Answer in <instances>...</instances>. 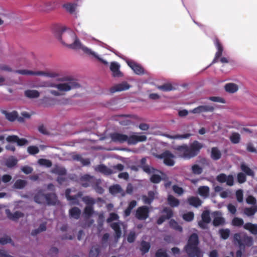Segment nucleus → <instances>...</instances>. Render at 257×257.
Returning a JSON list of instances; mask_svg holds the SVG:
<instances>
[{
    "label": "nucleus",
    "instance_id": "nucleus-1",
    "mask_svg": "<svg viewBox=\"0 0 257 257\" xmlns=\"http://www.w3.org/2000/svg\"><path fill=\"white\" fill-rule=\"evenodd\" d=\"M65 28L59 27L55 32V37L63 44L67 46L68 48L74 50H82L84 53L94 55L91 50L89 48L83 46L79 39L77 37L74 32H65Z\"/></svg>",
    "mask_w": 257,
    "mask_h": 257
},
{
    "label": "nucleus",
    "instance_id": "nucleus-2",
    "mask_svg": "<svg viewBox=\"0 0 257 257\" xmlns=\"http://www.w3.org/2000/svg\"><path fill=\"white\" fill-rule=\"evenodd\" d=\"M203 145L197 141H193L190 146L183 144L178 146L175 148L179 157L185 159H190L199 154Z\"/></svg>",
    "mask_w": 257,
    "mask_h": 257
},
{
    "label": "nucleus",
    "instance_id": "nucleus-3",
    "mask_svg": "<svg viewBox=\"0 0 257 257\" xmlns=\"http://www.w3.org/2000/svg\"><path fill=\"white\" fill-rule=\"evenodd\" d=\"M110 137L113 142L120 144L126 142L130 145H135L138 142H144L147 140V137L144 135L138 136L133 135L128 136L119 133H111L110 135Z\"/></svg>",
    "mask_w": 257,
    "mask_h": 257
},
{
    "label": "nucleus",
    "instance_id": "nucleus-4",
    "mask_svg": "<svg viewBox=\"0 0 257 257\" xmlns=\"http://www.w3.org/2000/svg\"><path fill=\"white\" fill-rule=\"evenodd\" d=\"M232 241L234 244H237L239 247V249L236 251V257H242V250H243L245 247L251 246L253 243L251 236L242 233H234Z\"/></svg>",
    "mask_w": 257,
    "mask_h": 257
},
{
    "label": "nucleus",
    "instance_id": "nucleus-5",
    "mask_svg": "<svg viewBox=\"0 0 257 257\" xmlns=\"http://www.w3.org/2000/svg\"><path fill=\"white\" fill-rule=\"evenodd\" d=\"M199 244L198 236L196 233H192L184 247V249L188 257H201L202 253L198 247Z\"/></svg>",
    "mask_w": 257,
    "mask_h": 257
},
{
    "label": "nucleus",
    "instance_id": "nucleus-6",
    "mask_svg": "<svg viewBox=\"0 0 257 257\" xmlns=\"http://www.w3.org/2000/svg\"><path fill=\"white\" fill-rule=\"evenodd\" d=\"M16 72L22 74L26 75H37L42 76L48 78H54L60 76L59 74L56 72L52 71H31L28 70H18Z\"/></svg>",
    "mask_w": 257,
    "mask_h": 257
},
{
    "label": "nucleus",
    "instance_id": "nucleus-7",
    "mask_svg": "<svg viewBox=\"0 0 257 257\" xmlns=\"http://www.w3.org/2000/svg\"><path fill=\"white\" fill-rule=\"evenodd\" d=\"M213 42L217 51L215 54V57L211 63V64L217 63L218 62L219 59L220 62L222 63H228L229 61L227 58L224 57L220 58L222 55L223 47L218 38L216 37H215L213 40Z\"/></svg>",
    "mask_w": 257,
    "mask_h": 257
},
{
    "label": "nucleus",
    "instance_id": "nucleus-8",
    "mask_svg": "<svg viewBox=\"0 0 257 257\" xmlns=\"http://www.w3.org/2000/svg\"><path fill=\"white\" fill-rule=\"evenodd\" d=\"M51 86L57 88L60 91L67 92L71 89L80 88L81 86L76 80L71 79L65 83L52 84Z\"/></svg>",
    "mask_w": 257,
    "mask_h": 257
},
{
    "label": "nucleus",
    "instance_id": "nucleus-9",
    "mask_svg": "<svg viewBox=\"0 0 257 257\" xmlns=\"http://www.w3.org/2000/svg\"><path fill=\"white\" fill-rule=\"evenodd\" d=\"M157 158L163 159L164 163L168 166H173L175 164L173 159L175 156L169 151H165L157 156Z\"/></svg>",
    "mask_w": 257,
    "mask_h": 257
},
{
    "label": "nucleus",
    "instance_id": "nucleus-10",
    "mask_svg": "<svg viewBox=\"0 0 257 257\" xmlns=\"http://www.w3.org/2000/svg\"><path fill=\"white\" fill-rule=\"evenodd\" d=\"M149 212V209L148 206H142L137 208L135 216L139 220H144L148 218Z\"/></svg>",
    "mask_w": 257,
    "mask_h": 257
},
{
    "label": "nucleus",
    "instance_id": "nucleus-11",
    "mask_svg": "<svg viewBox=\"0 0 257 257\" xmlns=\"http://www.w3.org/2000/svg\"><path fill=\"white\" fill-rule=\"evenodd\" d=\"M216 180L220 183H223L226 182V184L229 186H231L234 183V178L232 175L227 176L224 173H221L216 177Z\"/></svg>",
    "mask_w": 257,
    "mask_h": 257
},
{
    "label": "nucleus",
    "instance_id": "nucleus-12",
    "mask_svg": "<svg viewBox=\"0 0 257 257\" xmlns=\"http://www.w3.org/2000/svg\"><path fill=\"white\" fill-rule=\"evenodd\" d=\"M146 158H143L140 161L141 165H140V168H141L145 173L148 174L154 173L155 172H160L161 174H163L162 172L159 171L153 167L150 166L149 165L146 164Z\"/></svg>",
    "mask_w": 257,
    "mask_h": 257
},
{
    "label": "nucleus",
    "instance_id": "nucleus-13",
    "mask_svg": "<svg viewBox=\"0 0 257 257\" xmlns=\"http://www.w3.org/2000/svg\"><path fill=\"white\" fill-rule=\"evenodd\" d=\"M3 113L5 115L6 118L11 122L15 121L16 119L20 122H24L25 120L22 116H19L17 111L14 110L11 112H8L6 110H4Z\"/></svg>",
    "mask_w": 257,
    "mask_h": 257
},
{
    "label": "nucleus",
    "instance_id": "nucleus-14",
    "mask_svg": "<svg viewBox=\"0 0 257 257\" xmlns=\"http://www.w3.org/2000/svg\"><path fill=\"white\" fill-rule=\"evenodd\" d=\"M93 176L88 174H85L80 178V184L83 187H88L94 182Z\"/></svg>",
    "mask_w": 257,
    "mask_h": 257
},
{
    "label": "nucleus",
    "instance_id": "nucleus-15",
    "mask_svg": "<svg viewBox=\"0 0 257 257\" xmlns=\"http://www.w3.org/2000/svg\"><path fill=\"white\" fill-rule=\"evenodd\" d=\"M45 201L48 205H55L59 203L58 197L55 193L46 194Z\"/></svg>",
    "mask_w": 257,
    "mask_h": 257
},
{
    "label": "nucleus",
    "instance_id": "nucleus-16",
    "mask_svg": "<svg viewBox=\"0 0 257 257\" xmlns=\"http://www.w3.org/2000/svg\"><path fill=\"white\" fill-rule=\"evenodd\" d=\"M127 65L133 70L134 72L138 75L144 74V69L140 65L137 64L134 61H128L127 62Z\"/></svg>",
    "mask_w": 257,
    "mask_h": 257
},
{
    "label": "nucleus",
    "instance_id": "nucleus-17",
    "mask_svg": "<svg viewBox=\"0 0 257 257\" xmlns=\"http://www.w3.org/2000/svg\"><path fill=\"white\" fill-rule=\"evenodd\" d=\"M214 109V108L211 105H200L190 110V112L200 113L204 112H212Z\"/></svg>",
    "mask_w": 257,
    "mask_h": 257
},
{
    "label": "nucleus",
    "instance_id": "nucleus-18",
    "mask_svg": "<svg viewBox=\"0 0 257 257\" xmlns=\"http://www.w3.org/2000/svg\"><path fill=\"white\" fill-rule=\"evenodd\" d=\"M130 87V85L126 82H123L111 87L110 90L111 93H114L117 91L127 90Z\"/></svg>",
    "mask_w": 257,
    "mask_h": 257
},
{
    "label": "nucleus",
    "instance_id": "nucleus-19",
    "mask_svg": "<svg viewBox=\"0 0 257 257\" xmlns=\"http://www.w3.org/2000/svg\"><path fill=\"white\" fill-rule=\"evenodd\" d=\"M6 211L8 217L13 221H17L19 218L24 216V214L19 211L12 213L9 209H7Z\"/></svg>",
    "mask_w": 257,
    "mask_h": 257
},
{
    "label": "nucleus",
    "instance_id": "nucleus-20",
    "mask_svg": "<svg viewBox=\"0 0 257 257\" xmlns=\"http://www.w3.org/2000/svg\"><path fill=\"white\" fill-rule=\"evenodd\" d=\"M119 65L115 62H111L110 69L112 72L113 76L120 77L123 76L122 73L119 70Z\"/></svg>",
    "mask_w": 257,
    "mask_h": 257
},
{
    "label": "nucleus",
    "instance_id": "nucleus-21",
    "mask_svg": "<svg viewBox=\"0 0 257 257\" xmlns=\"http://www.w3.org/2000/svg\"><path fill=\"white\" fill-rule=\"evenodd\" d=\"M45 195L43 190H40L35 195L34 200L38 204H44L45 202Z\"/></svg>",
    "mask_w": 257,
    "mask_h": 257
},
{
    "label": "nucleus",
    "instance_id": "nucleus-22",
    "mask_svg": "<svg viewBox=\"0 0 257 257\" xmlns=\"http://www.w3.org/2000/svg\"><path fill=\"white\" fill-rule=\"evenodd\" d=\"M243 228L248 230L253 235H257V224H253L250 222H247L243 225Z\"/></svg>",
    "mask_w": 257,
    "mask_h": 257
},
{
    "label": "nucleus",
    "instance_id": "nucleus-23",
    "mask_svg": "<svg viewBox=\"0 0 257 257\" xmlns=\"http://www.w3.org/2000/svg\"><path fill=\"white\" fill-rule=\"evenodd\" d=\"M187 200L190 205L195 207L200 206L202 203V201L198 197L195 196L190 197L188 198Z\"/></svg>",
    "mask_w": 257,
    "mask_h": 257
},
{
    "label": "nucleus",
    "instance_id": "nucleus-24",
    "mask_svg": "<svg viewBox=\"0 0 257 257\" xmlns=\"http://www.w3.org/2000/svg\"><path fill=\"white\" fill-rule=\"evenodd\" d=\"M111 227L115 232V238L118 239L121 235L120 226L118 222H114L111 224Z\"/></svg>",
    "mask_w": 257,
    "mask_h": 257
},
{
    "label": "nucleus",
    "instance_id": "nucleus-25",
    "mask_svg": "<svg viewBox=\"0 0 257 257\" xmlns=\"http://www.w3.org/2000/svg\"><path fill=\"white\" fill-rule=\"evenodd\" d=\"M69 213L70 217L78 219L80 217L81 210L79 208L74 207L69 210Z\"/></svg>",
    "mask_w": 257,
    "mask_h": 257
},
{
    "label": "nucleus",
    "instance_id": "nucleus-26",
    "mask_svg": "<svg viewBox=\"0 0 257 257\" xmlns=\"http://www.w3.org/2000/svg\"><path fill=\"white\" fill-rule=\"evenodd\" d=\"M167 202L172 207H177L180 204L179 200L172 195H168Z\"/></svg>",
    "mask_w": 257,
    "mask_h": 257
},
{
    "label": "nucleus",
    "instance_id": "nucleus-27",
    "mask_svg": "<svg viewBox=\"0 0 257 257\" xmlns=\"http://www.w3.org/2000/svg\"><path fill=\"white\" fill-rule=\"evenodd\" d=\"M25 95L29 98H36L40 96L39 92L37 90H27L25 91Z\"/></svg>",
    "mask_w": 257,
    "mask_h": 257
},
{
    "label": "nucleus",
    "instance_id": "nucleus-28",
    "mask_svg": "<svg viewBox=\"0 0 257 257\" xmlns=\"http://www.w3.org/2000/svg\"><path fill=\"white\" fill-rule=\"evenodd\" d=\"M221 157V153L217 147H213L211 148V158L213 160H218Z\"/></svg>",
    "mask_w": 257,
    "mask_h": 257
},
{
    "label": "nucleus",
    "instance_id": "nucleus-29",
    "mask_svg": "<svg viewBox=\"0 0 257 257\" xmlns=\"http://www.w3.org/2000/svg\"><path fill=\"white\" fill-rule=\"evenodd\" d=\"M164 136L169 139L182 140L189 138L190 137L192 136V134L187 133L183 135H176L173 136L169 134H165L164 135Z\"/></svg>",
    "mask_w": 257,
    "mask_h": 257
},
{
    "label": "nucleus",
    "instance_id": "nucleus-30",
    "mask_svg": "<svg viewBox=\"0 0 257 257\" xmlns=\"http://www.w3.org/2000/svg\"><path fill=\"white\" fill-rule=\"evenodd\" d=\"M225 90L226 92L233 93L236 92L238 89V86L233 83H229L226 84L224 86Z\"/></svg>",
    "mask_w": 257,
    "mask_h": 257
},
{
    "label": "nucleus",
    "instance_id": "nucleus-31",
    "mask_svg": "<svg viewBox=\"0 0 257 257\" xmlns=\"http://www.w3.org/2000/svg\"><path fill=\"white\" fill-rule=\"evenodd\" d=\"M77 4L76 3H66L63 5V8L70 14H73L75 12L77 8Z\"/></svg>",
    "mask_w": 257,
    "mask_h": 257
},
{
    "label": "nucleus",
    "instance_id": "nucleus-32",
    "mask_svg": "<svg viewBox=\"0 0 257 257\" xmlns=\"http://www.w3.org/2000/svg\"><path fill=\"white\" fill-rule=\"evenodd\" d=\"M18 160L14 156H11L6 161V166L8 168H13L18 163Z\"/></svg>",
    "mask_w": 257,
    "mask_h": 257
},
{
    "label": "nucleus",
    "instance_id": "nucleus-33",
    "mask_svg": "<svg viewBox=\"0 0 257 257\" xmlns=\"http://www.w3.org/2000/svg\"><path fill=\"white\" fill-rule=\"evenodd\" d=\"M137 202L136 200L131 201L128 204V207L125 209L124 211V216L127 217L130 215L132 209L136 207Z\"/></svg>",
    "mask_w": 257,
    "mask_h": 257
},
{
    "label": "nucleus",
    "instance_id": "nucleus-34",
    "mask_svg": "<svg viewBox=\"0 0 257 257\" xmlns=\"http://www.w3.org/2000/svg\"><path fill=\"white\" fill-rule=\"evenodd\" d=\"M150 244L149 242L143 240L141 243L140 250L142 254L148 252L150 248Z\"/></svg>",
    "mask_w": 257,
    "mask_h": 257
},
{
    "label": "nucleus",
    "instance_id": "nucleus-35",
    "mask_svg": "<svg viewBox=\"0 0 257 257\" xmlns=\"http://www.w3.org/2000/svg\"><path fill=\"white\" fill-rule=\"evenodd\" d=\"M257 212V205L251 207H246L244 209V213L248 216L253 215Z\"/></svg>",
    "mask_w": 257,
    "mask_h": 257
},
{
    "label": "nucleus",
    "instance_id": "nucleus-36",
    "mask_svg": "<svg viewBox=\"0 0 257 257\" xmlns=\"http://www.w3.org/2000/svg\"><path fill=\"white\" fill-rule=\"evenodd\" d=\"M82 192H78L77 194L71 196L69 199H68V200L72 201V204H76L78 205L79 203L78 198H80L82 196Z\"/></svg>",
    "mask_w": 257,
    "mask_h": 257
},
{
    "label": "nucleus",
    "instance_id": "nucleus-37",
    "mask_svg": "<svg viewBox=\"0 0 257 257\" xmlns=\"http://www.w3.org/2000/svg\"><path fill=\"white\" fill-rule=\"evenodd\" d=\"M231 224L236 227H241L242 226H243L244 221L243 220L239 217H234L231 221Z\"/></svg>",
    "mask_w": 257,
    "mask_h": 257
},
{
    "label": "nucleus",
    "instance_id": "nucleus-38",
    "mask_svg": "<svg viewBox=\"0 0 257 257\" xmlns=\"http://www.w3.org/2000/svg\"><path fill=\"white\" fill-rule=\"evenodd\" d=\"M198 193L203 197H207L209 195V188L208 186H201L198 188Z\"/></svg>",
    "mask_w": 257,
    "mask_h": 257
},
{
    "label": "nucleus",
    "instance_id": "nucleus-39",
    "mask_svg": "<svg viewBox=\"0 0 257 257\" xmlns=\"http://www.w3.org/2000/svg\"><path fill=\"white\" fill-rule=\"evenodd\" d=\"M230 230L228 228H222L219 230V233L220 234V237L224 240L227 239L228 238L230 235Z\"/></svg>",
    "mask_w": 257,
    "mask_h": 257
},
{
    "label": "nucleus",
    "instance_id": "nucleus-40",
    "mask_svg": "<svg viewBox=\"0 0 257 257\" xmlns=\"http://www.w3.org/2000/svg\"><path fill=\"white\" fill-rule=\"evenodd\" d=\"M27 182L25 180L18 179L14 183V187L17 189H23L27 185Z\"/></svg>",
    "mask_w": 257,
    "mask_h": 257
},
{
    "label": "nucleus",
    "instance_id": "nucleus-41",
    "mask_svg": "<svg viewBox=\"0 0 257 257\" xmlns=\"http://www.w3.org/2000/svg\"><path fill=\"white\" fill-rule=\"evenodd\" d=\"M97 170L99 172L105 175H110L112 173L111 169L108 168L104 165H99L97 167Z\"/></svg>",
    "mask_w": 257,
    "mask_h": 257
},
{
    "label": "nucleus",
    "instance_id": "nucleus-42",
    "mask_svg": "<svg viewBox=\"0 0 257 257\" xmlns=\"http://www.w3.org/2000/svg\"><path fill=\"white\" fill-rule=\"evenodd\" d=\"M169 225L171 228L176 230L179 231L180 232H182L183 231L182 227L180 225H179L176 221L174 219H171L169 221Z\"/></svg>",
    "mask_w": 257,
    "mask_h": 257
},
{
    "label": "nucleus",
    "instance_id": "nucleus-43",
    "mask_svg": "<svg viewBox=\"0 0 257 257\" xmlns=\"http://www.w3.org/2000/svg\"><path fill=\"white\" fill-rule=\"evenodd\" d=\"M213 224L215 226L223 225L225 223V219L221 216H215L213 220Z\"/></svg>",
    "mask_w": 257,
    "mask_h": 257
},
{
    "label": "nucleus",
    "instance_id": "nucleus-44",
    "mask_svg": "<svg viewBox=\"0 0 257 257\" xmlns=\"http://www.w3.org/2000/svg\"><path fill=\"white\" fill-rule=\"evenodd\" d=\"M202 220L206 223H209L211 221L210 212L208 210H204L201 214Z\"/></svg>",
    "mask_w": 257,
    "mask_h": 257
},
{
    "label": "nucleus",
    "instance_id": "nucleus-45",
    "mask_svg": "<svg viewBox=\"0 0 257 257\" xmlns=\"http://www.w3.org/2000/svg\"><path fill=\"white\" fill-rule=\"evenodd\" d=\"M230 140L233 144H238L240 140V135L238 133H232L230 137Z\"/></svg>",
    "mask_w": 257,
    "mask_h": 257
},
{
    "label": "nucleus",
    "instance_id": "nucleus-46",
    "mask_svg": "<svg viewBox=\"0 0 257 257\" xmlns=\"http://www.w3.org/2000/svg\"><path fill=\"white\" fill-rule=\"evenodd\" d=\"M100 250L99 246H93L89 252V257H97L100 253Z\"/></svg>",
    "mask_w": 257,
    "mask_h": 257
},
{
    "label": "nucleus",
    "instance_id": "nucleus-47",
    "mask_svg": "<svg viewBox=\"0 0 257 257\" xmlns=\"http://www.w3.org/2000/svg\"><path fill=\"white\" fill-rule=\"evenodd\" d=\"M241 169L248 176H253L254 175V172L245 164L241 165Z\"/></svg>",
    "mask_w": 257,
    "mask_h": 257
},
{
    "label": "nucleus",
    "instance_id": "nucleus-48",
    "mask_svg": "<svg viewBox=\"0 0 257 257\" xmlns=\"http://www.w3.org/2000/svg\"><path fill=\"white\" fill-rule=\"evenodd\" d=\"M157 88L163 91H170L173 89L172 85L170 83H165L162 85H158Z\"/></svg>",
    "mask_w": 257,
    "mask_h": 257
},
{
    "label": "nucleus",
    "instance_id": "nucleus-49",
    "mask_svg": "<svg viewBox=\"0 0 257 257\" xmlns=\"http://www.w3.org/2000/svg\"><path fill=\"white\" fill-rule=\"evenodd\" d=\"M183 219L187 222H190L193 220L194 214L193 212L190 211L184 213L182 216Z\"/></svg>",
    "mask_w": 257,
    "mask_h": 257
},
{
    "label": "nucleus",
    "instance_id": "nucleus-50",
    "mask_svg": "<svg viewBox=\"0 0 257 257\" xmlns=\"http://www.w3.org/2000/svg\"><path fill=\"white\" fill-rule=\"evenodd\" d=\"M27 151L30 155H35L39 152V149L36 146H30L28 147Z\"/></svg>",
    "mask_w": 257,
    "mask_h": 257
},
{
    "label": "nucleus",
    "instance_id": "nucleus-51",
    "mask_svg": "<svg viewBox=\"0 0 257 257\" xmlns=\"http://www.w3.org/2000/svg\"><path fill=\"white\" fill-rule=\"evenodd\" d=\"M82 200L87 205V206H93L95 203L94 200L92 198L88 196L82 197Z\"/></svg>",
    "mask_w": 257,
    "mask_h": 257
},
{
    "label": "nucleus",
    "instance_id": "nucleus-52",
    "mask_svg": "<svg viewBox=\"0 0 257 257\" xmlns=\"http://www.w3.org/2000/svg\"><path fill=\"white\" fill-rule=\"evenodd\" d=\"M38 163L42 166H46L48 168L51 167L52 165V162L47 159H40L38 160Z\"/></svg>",
    "mask_w": 257,
    "mask_h": 257
},
{
    "label": "nucleus",
    "instance_id": "nucleus-53",
    "mask_svg": "<svg viewBox=\"0 0 257 257\" xmlns=\"http://www.w3.org/2000/svg\"><path fill=\"white\" fill-rule=\"evenodd\" d=\"M192 172L194 174L200 175L202 173L203 169L198 165L195 164L192 166Z\"/></svg>",
    "mask_w": 257,
    "mask_h": 257
},
{
    "label": "nucleus",
    "instance_id": "nucleus-54",
    "mask_svg": "<svg viewBox=\"0 0 257 257\" xmlns=\"http://www.w3.org/2000/svg\"><path fill=\"white\" fill-rule=\"evenodd\" d=\"M109 190L111 194H114L120 192L121 187L119 185H114L110 186Z\"/></svg>",
    "mask_w": 257,
    "mask_h": 257
},
{
    "label": "nucleus",
    "instance_id": "nucleus-55",
    "mask_svg": "<svg viewBox=\"0 0 257 257\" xmlns=\"http://www.w3.org/2000/svg\"><path fill=\"white\" fill-rule=\"evenodd\" d=\"M84 213L87 217L91 216L93 213V206H86L84 209Z\"/></svg>",
    "mask_w": 257,
    "mask_h": 257
},
{
    "label": "nucleus",
    "instance_id": "nucleus-56",
    "mask_svg": "<svg viewBox=\"0 0 257 257\" xmlns=\"http://www.w3.org/2000/svg\"><path fill=\"white\" fill-rule=\"evenodd\" d=\"M150 181L151 182L155 184H158L162 180L161 177L157 174H153L150 177Z\"/></svg>",
    "mask_w": 257,
    "mask_h": 257
},
{
    "label": "nucleus",
    "instance_id": "nucleus-57",
    "mask_svg": "<svg viewBox=\"0 0 257 257\" xmlns=\"http://www.w3.org/2000/svg\"><path fill=\"white\" fill-rule=\"evenodd\" d=\"M162 212L166 213L165 217L167 218V219H170L173 215L172 210L169 207L164 208Z\"/></svg>",
    "mask_w": 257,
    "mask_h": 257
},
{
    "label": "nucleus",
    "instance_id": "nucleus-58",
    "mask_svg": "<svg viewBox=\"0 0 257 257\" xmlns=\"http://www.w3.org/2000/svg\"><path fill=\"white\" fill-rule=\"evenodd\" d=\"M236 198L238 202H242L243 201V191L241 189L237 190L235 192Z\"/></svg>",
    "mask_w": 257,
    "mask_h": 257
},
{
    "label": "nucleus",
    "instance_id": "nucleus-59",
    "mask_svg": "<svg viewBox=\"0 0 257 257\" xmlns=\"http://www.w3.org/2000/svg\"><path fill=\"white\" fill-rule=\"evenodd\" d=\"M172 189L175 193H176L179 195H182L184 192L183 189L182 187H179L177 185H174L172 186Z\"/></svg>",
    "mask_w": 257,
    "mask_h": 257
},
{
    "label": "nucleus",
    "instance_id": "nucleus-60",
    "mask_svg": "<svg viewBox=\"0 0 257 257\" xmlns=\"http://www.w3.org/2000/svg\"><path fill=\"white\" fill-rule=\"evenodd\" d=\"M22 171L25 174H30L32 173L33 169L32 167L29 166H24L21 168Z\"/></svg>",
    "mask_w": 257,
    "mask_h": 257
},
{
    "label": "nucleus",
    "instance_id": "nucleus-61",
    "mask_svg": "<svg viewBox=\"0 0 257 257\" xmlns=\"http://www.w3.org/2000/svg\"><path fill=\"white\" fill-rule=\"evenodd\" d=\"M54 173L59 175H65L66 174V170L64 168L58 167L54 170Z\"/></svg>",
    "mask_w": 257,
    "mask_h": 257
},
{
    "label": "nucleus",
    "instance_id": "nucleus-62",
    "mask_svg": "<svg viewBox=\"0 0 257 257\" xmlns=\"http://www.w3.org/2000/svg\"><path fill=\"white\" fill-rule=\"evenodd\" d=\"M237 181L239 183H243L246 181V178L243 173H239L237 176Z\"/></svg>",
    "mask_w": 257,
    "mask_h": 257
},
{
    "label": "nucleus",
    "instance_id": "nucleus-63",
    "mask_svg": "<svg viewBox=\"0 0 257 257\" xmlns=\"http://www.w3.org/2000/svg\"><path fill=\"white\" fill-rule=\"evenodd\" d=\"M156 257H169L166 251L162 249H159L156 252Z\"/></svg>",
    "mask_w": 257,
    "mask_h": 257
},
{
    "label": "nucleus",
    "instance_id": "nucleus-64",
    "mask_svg": "<svg viewBox=\"0 0 257 257\" xmlns=\"http://www.w3.org/2000/svg\"><path fill=\"white\" fill-rule=\"evenodd\" d=\"M119 218L118 215L115 213H110L109 217L107 219L108 223L111 222L113 220H117Z\"/></svg>",
    "mask_w": 257,
    "mask_h": 257
}]
</instances>
